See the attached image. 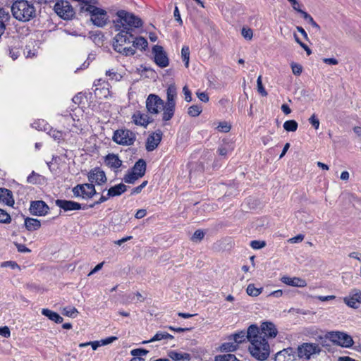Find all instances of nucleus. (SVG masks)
I'll return each instance as SVG.
<instances>
[{"label": "nucleus", "mask_w": 361, "mask_h": 361, "mask_svg": "<svg viewBox=\"0 0 361 361\" xmlns=\"http://www.w3.org/2000/svg\"><path fill=\"white\" fill-rule=\"evenodd\" d=\"M259 334L258 326L251 324L250 326L248 350L253 357L264 361L268 358L270 354V347L266 338Z\"/></svg>", "instance_id": "1"}, {"label": "nucleus", "mask_w": 361, "mask_h": 361, "mask_svg": "<svg viewBox=\"0 0 361 361\" xmlns=\"http://www.w3.org/2000/svg\"><path fill=\"white\" fill-rule=\"evenodd\" d=\"M116 16V18L114 20L115 30L130 28V31H133L134 28L141 27L143 25L140 18L127 11L119 10Z\"/></svg>", "instance_id": "2"}, {"label": "nucleus", "mask_w": 361, "mask_h": 361, "mask_svg": "<svg viewBox=\"0 0 361 361\" xmlns=\"http://www.w3.org/2000/svg\"><path fill=\"white\" fill-rule=\"evenodd\" d=\"M13 16L18 20L27 22L36 16L34 4L27 0H17L11 6Z\"/></svg>", "instance_id": "3"}, {"label": "nucleus", "mask_w": 361, "mask_h": 361, "mask_svg": "<svg viewBox=\"0 0 361 361\" xmlns=\"http://www.w3.org/2000/svg\"><path fill=\"white\" fill-rule=\"evenodd\" d=\"M82 9L90 13L91 20L94 25L102 27L106 24L108 16L105 10L93 5H88L87 7H82Z\"/></svg>", "instance_id": "4"}, {"label": "nucleus", "mask_w": 361, "mask_h": 361, "mask_svg": "<svg viewBox=\"0 0 361 361\" xmlns=\"http://www.w3.org/2000/svg\"><path fill=\"white\" fill-rule=\"evenodd\" d=\"M112 139L120 145L130 146L134 144L136 135L128 129L121 128L114 133Z\"/></svg>", "instance_id": "5"}, {"label": "nucleus", "mask_w": 361, "mask_h": 361, "mask_svg": "<svg viewBox=\"0 0 361 361\" xmlns=\"http://www.w3.org/2000/svg\"><path fill=\"white\" fill-rule=\"evenodd\" d=\"M326 338L334 343L344 348H350L354 341L351 336L341 331H330L326 334Z\"/></svg>", "instance_id": "6"}, {"label": "nucleus", "mask_w": 361, "mask_h": 361, "mask_svg": "<svg viewBox=\"0 0 361 361\" xmlns=\"http://www.w3.org/2000/svg\"><path fill=\"white\" fill-rule=\"evenodd\" d=\"M55 13L63 20H71L75 16V11L67 0H57L54 4Z\"/></svg>", "instance_id": "7"}, {"label": "nucleus", "mask_w": 361, "mask_h": 361, "mask_svg": "<svg viewBox=\"0 0 361 361\" xmlns=\"http://www.w3.org/2000/svg\"><path fill=\"white\" fill-rule=\"evenodd\" d=\"M320 346L314 343H303L298 345L297 348V355L300 360H310L312 356L320 353Z\"/></svg>", "instance_id": "8"}, {"label": "nucleus", "mask_w": 361, "mask_h": 361, "mask_svg": "<svg viewBox=\"0 0 361 361\" xmlns=\"http://www.w3.org/2000/svg\"><path fill=\"white\" fill-rule=\"evenodd\" d=\"M72 192L76 197L88 200L97 194L95 186L92 183L78 184L73 188Z\"/></svg>", "instance_id": "9"}, {"label": "nucleus", "mask_w": 361, "mask_h": 361, "mask_svg": "<svg viewBox=\"0 0 361 361\" xmlns=\"http://www.w3.org/2000/svg\"><path fill=\"white\" fill-rule=\"evenodd\" d=\"M164 101L157 94H150L146 99L147 112L151 114H158L164 106Z\"/></svg>", "instance_id": "10"}, {"label": "nucleus", "mask_w": 361, "mask_h": 361, "mask_svg": "<svg viewBox=\"0 0 361 361\" xmlns=\"http://www.w3.org/2000/svg\"><path fill=\"white\" fill-rule=\"evenodd\" d=\"M87 178L89 183H92L94 185H102L107 181L105 172L99 167L91 169L87 174Z\"/></svg>", "instance_id": "11"}, {"label": "nucleus", "mask_w": 361, "mask_h": 361, "mask_svg": "<svg viewBox=\"0 0 361 361\" xmlns=\"http://www.w3.org/2000/svg\"><path fill=\"white\" fill-rule=\"evenodd\" d=\"M258 331H259V334L266 338L267 341L275 338L278 334L276 326L270 322H262L260 326H258Z\"/></svg>", "instance_id": "12"}, {"label": "nucleus", "mask_w": 361, "mask_h": 361, "mask_svg": "<svg viewBox=\"0 0 361 361\" xmlns=\"http://www.w3.org/2000/svg\"><path fill=\"white\" fill-rule=\"evenodd\" d=\"M55 204L65 212L88 209L87 204H81L71 200H56Z\"/></svg>", "instance_id": "13"}, {"label": "nucleus", "mask_w": 361, "mask_h": 361, "mask_svg": "<svg viewBox=\"0 0 361 361\" xmlns=\"http://www.w3.org/2000/svg\"><path fill=\"white\" fill-rule=\"evenodd\" d=\"M152 53L154 56V61L159 67L165 68L169 66V59L161 46L154 45L152 48Z\"/></svg>", "instance_id": "14"}, {"label": "nucleus", "mask_w": 361, "mask_h": 361, "mask_svg": "<svg viewBox=\"0 0 361 361\" xmlns=\"http://www.w3.org/2000/svg\"><path fill=\"white\" fill-rule=\"evenodd\" d=\"M118 31L119 32L114 38L113 44H118L123 47L125 44H130L132 42L133 35L132 34L133 31H130V28H121Z\"/></svg>", "instance_id": "15"}, {"label": "nucleus", "mask_w": 361, "mask_h": 361, "mask_svg": "<svg viewBox=\"0 0 361 361\" xmlns=\"http://www.w3.org/2000/svg\"><path fill=\"white\" fill-rule=\"evenodd\" d=\"M49 210L48 205L42 200L31 202L30 212L32 215L42 216H45Z\"/></svg>", "instance_id": "16"}, {"label": "nucleus", "mask_w": 361, "mask_h": 361, "mask_svg": "<svg viewBox=\"0 0 361 361\" xmlns=\"http://www.w3.org/2000/svg\"><path fill=\"white\" fill-rule=\"evenodd\" d=\"M274 360L275 361H302L300 360L292 348L283 349L277 353Z\"/></svg>", "instance_id": "17"}, {"label": "nucleus", "mask_w": 361, "mask_h": 361, "mask_svg": "<svg viewBox=\"0 0 361 361\" xmlns=\"http://www.w3.org/2000/svg\"><path fill=\"white\" fill-rule=\"evenodd\" d=\"M162 135V132L158 130L148 136L146 141L147 151L152 152L158 147L161 140Z\"/></svg>", "instance_id": "18"}, {"label": "nucleus", "mask_w": 361, "mask_h": 361, "mask_svg": "<svg viewBox=\"0 0 361 361\" xmlns=\"http://www.w3.org/2000/svg\"><path fill=\"white\" fill-rule=\"evenodd\" d=\"M132 120L136 126H140L144 128H146L149 123L153 121L152 118L140 111H137L133 114Z\"/></svg>", "instance_id": "19"}, {"label": "nucleus", "mask_w": 361, "mask_h": 361, "mask_svg": "<svg viewBox=\"0 0 361 361\" xmlns=\"http://www.w3.org/2000/svg\"><path fill=\"white\" fill-rule=\"evenodd\" d=\"M281 281L283 283L293 287L303 288L307 286L306 281L300 277H290L284 276L281 279Z\"/></svg>", "instance_id": "20"}, {"label": "nucleus", "mask_w": 361, "mask_h": 361, "mask_svg": "<svg viewBox=\"0 0 361 361\" xmlns=\"http://www.w3.org/2000/svg\"><path fill=\"white\" fill-rule=\"evenodd\" d=\"M105 164L111 168L112 170L116 171L122 165V161L119 159L118 156L115 154H109L104 159Z\"/></svg>", "instance_id": "21"}, {"label": "nucleus", "mask_w": 361, "mask_h": 361, "mask_svg": "<svg viewBox=\"0 0 361 361\" xmlns=\"http://www.w3.org/2000/svg\"><path fill=\"white\" fill-rule=\"evenodd\" d=\"M0 202L8 206L13 207L15 201L12 192L8 189L0 188Z\"/></svg>", "instance_id": "22"}, {"label": "nucleus", "mask_w": 361, "mask_h": 361, "mask_svg": "<svg viewBox=\"0 0 361 361\" xmlns=\"http://www.w3.org/2000/svg\"><path fill=\"white\" fill-rule=\"evenodd\" d=\"M344 302L350 307L357 308V304L361 303V291H356L351 296L344 298Z\"/></svg>", "instance_id": "23"}, {"label": "nucleus", "mask_w": 361, "mask_h": 361, "mask_svg": "<svg viewBox=\"0 0 361 361\" xmlns=\"http://www.w3.org/2000/svg\"><path fill=\"white\" fill-rule=\"evenodd\" d=\"M127 190V186L123 183H119L108 190V195L110 197L119 196Z\"/></svg>", "instance_id": "24"}, {"label": "nucleus", "mask_w": 361, "mask_h": 361, "mask_svg": "<svg viewBox=\"0 0 361 361\" xmlns=\"http://www.w3.org/2000/svg\"><path fill=\"white\" fill-rule=\"evenodd\" d=\"M249 333H250V326L247 328V331H241L233 334L231 337L229 338V340H233L237 345L244 342L245 340H247L249 342Z\"/></svg>", "instance_id": "25"}, {"label": "nucleus", "mask_w": 361, "mask_h": 361, "mask_svg": "<svg viewBox=\"0 0 361 361\" xmlns=\"http://www.w3.org/2000/svg\"><path fill=\"white\" fill-rule=\"evenodd\" d=\"M25 226L29 231L38 230L41 226V222L37 219L27 217L25 219Z\"/></svg>", "instance_id": "26"}, {"label": "nucleus", "mask_w": 361, "mask_h": 361, "mask_svg": "<svg viewBox=\"0 0 361 361\" xmlns=\"http://www.w3.org/2000/svg\"><path fill=\"white\" fill-rule=\"evenodd\" d=\"M42 314L48 317L50 320L57 323L61 324L62 323L63 319L62 317H61L58 313L53 312L49 309H42Z\"/></svg>", "instance_id": "27"}, {"label": "nucleus", "mask_w": 361, "mask_h": 361, "mask_svg": "<svg viewBox=\"0 0 361 361\" xmlns=\"http://www.w3.org/2000/svg\"><path fill=\"white\" fill-rule=\"evenodd\" d=\"M167 102L166 104L176 106L175 99L177 95L175 85H170L166 90Z\"/></svg>", "instance_id": "28"}, {"label": "nucleus", "mask_w": 361, "mask_h": 361, "mask_svg": "<svg viewBox=\"0 0 361 361\" xmlns=\"http://www.w3.org/2000/svg\"><path fill=\"white\" fill-rule=\"evenodd\" d=\"M131 170L142 178L145 173L146 162L142 159H139Z\"/></svg>", "instance_id": "29"}, {"label": "nucleus", "mask_w": 361, "mask_h": 361, "mask_svg": "<svg viewBox=\"0 0 361 361\" xmlns=\"http://www.w3.org/2000/svg\"><path fill=\"white\" fill-rule=\"evenodd\" d=\"M173 336L167 332L158 331L151 339L144 341L142 343L146 344L154 341H161L164 339H173Z\"/></svg>", "instance_id": "30"}, {"label": "nucleus", "mask_w": 361, "mask_h": 361, "mask_svg": "<svg viewBox=\"0 0 361 361\" xmlns=\"http://www.w3.org/2000/svg\"><path fill=\"white\" fill-rule=\"evenodd\" d=\"M148 353V350L143 348L133 349L130 351V354L133 356L130 361H145V358L142 357L145 356Z\"/></svg>", "instance_id": "31"}, {"label": "nucleus", "mask_w": 361, "mask_h": 361, "mask_svg": "<svg viewBox=\"0 0 361 361\" xmlns=\"http://www.w3.org/2000/svg\"><path fill=\"white\" fill-rule=\"evenodd\" d=\"M114 49L125 56H133L135 54L134 47H123V46L118 45V44H113Z\"/></svg>", "instance_id": "32"}, {"label": "nucleus", "mask_w": 361, "mask_h": 361, "mask_svg": "<svg viewBox=\"0 0 361 361\" xmlns=\"http://www.w3.org/2000/svg\"><path fill=\"white\" fill-rule=\"evenodd\" d=\"M133 47L140 50H145L147 47L148 42L143 37H134L132 39Z\"/></svg>", "instance_id": "33"}, {"label": "nucleus", "mask_w": 361, "mask_h": 361, "mask_svg": "<svg viewBox=\"0 0 361 361\" xmlns=\"http://www.w3.org/2000/svg\"><path fill=\"white\" fill-rule=\"evenodd\" d=\"M164 112L162 119L164 121H168L172 118L174 115L175 106L165 104L162 107Z\"/></svg>", "instance_id": "34"}, {"label": "nucleus", "mask_w": 361, "mask_h": 361, "mask_svg": "<svg viewBox=\"0 0 361 361\" xmlns=\"http://www.w3.org/2000/svg\"><path fill=\"white\" fill-rule=\"evenodd\" d=\"M169 357L171 358L173 360H187L189 361L191 358V356L189 353H180L176 351H170L168 354Z\"/></svg>", "instance_id": "35"}, {"label": "nucleus", "mask_w": 361, "mask_h": 361, "mask_svg": "<svg viewBox=\"0 0 361 361\" xmlns=\"http://www.w3.org/2000/svg\"><path fill=\"white\" fill-rule=\"evenodd\" d=\"M230 341L224 343L220 349L223 352H233L237 350L238 345L233 340H229Z\"/></svg>", "instance_id": "36"}, {"label": "nucleus", "mask_w": 361, "mask_h": 361, "mask_svg": "<svg viewBox=\"0 0 361 361\" xmlns=\"http://www.w3.org/2000/svg\"><path fill=\"white\" fill-rule=\"evenodd\" d=\"M37 49L35 48L33 42L28 44L25 46L24 49V54L27 58H33L37 55Z\"/></svg>", "instance_id": "37"}, {"label": "nucleus", "mask_w": 361, "mask_h": 361, "mask_svg": "<svg viewBox=\"0 0 361 361\" xmlns=\"http://www.w3.org/2000/svg\"><path fill=\"white\" fill-rule=\"evenodd\" d=\"M140 178L137 174L130 170L125 175L123 180L126 183L133 184Z\"/></svg>", "instance_id": "38"}, {"label": "nucleus", "mask_w": 361, "mask_h": 361, "mask_svg": "<svg viewBox=\"0 0 361 361\" xmlns=\"http://www.w3.org/2000/svg\"><path fill=\"white\" fill-rule=\"evenodd\" d=\"M300 13L313 27L316 28L317 30H320V26L316 23V21H314L313 18L309 13L305 11H300Z\"/></svg>", "instance_id": "39"}, {"label": "nucleus", "mask_w": 361, "mask_h": 361, "mask_svg": "<svg viewBox=\"0 0 361 361\" xmlns=\"http://www.w3.org/2000/svg\"><path fill=\"white\" fill-rule=\"evenodd\" d=\"M298 127V123L295 120H288L283 123V128L288 132H295Z\"/></svg>", "instance_id": "40"}, {"label": "nucleus", "mask_w": 361, "mask_h": 361, "mask_svg": "<svg viewBox=\"0 0 361 361\" xmlns=\"http://www.w3.org/2000/svg\"><path fill=\"white\" fill-rule=\"evenodd\" d=\"M47 133L58 142L63 139V133L61 131L51 128Z\"/></svg>", "instance_id": "41"}, {"label": "nucleus", "mask_w": 361, "mask_h": 361, "mask_svg": "<svg viewBox=\"0 0 361 361\" xmlns=\"http://www.w3.org/2000/svg\"><path fill=\"white\" fill-rule=\"evenodd\" d=\"M262 291V288H257L254 284H249L247 287L246 292L250 296H258Z\"/></svg>", "instance_id": "42"}, {"label": "nucleus", "mask_w": 361, "mask_h": 361, "mask_svg": "<svg viewBox=\"0 0 361 361\" xmlns=\"http://www.w3.org/2000/svg\"><path fill=\"white\" fill-rule=\"evenodd\" d=\"M181 56L183 61L185 62V66L186 68L189 66V59H190V49L188 47L184 46L181 49Z\"/></svg>", "instance_id": "43"}, {"label": "nucleus", "mask_w": 361, "mask_h": 361, "mask_svg": "<svg viewBox=\"0 0 361 361\" xmlns=\"http://www.w3.org/2000/svg\"><path fill=\"white\" fill-rule=\"evenodd\" d=\"M78 312L75 307H66L63 310V314L65 316L75 318L76 317Z\"/></svg>", "instance_id": "44"}, {"label": "nucleus", "mask_w": 361, "mask_h": 361, "mask_svg": "<svg viewBox=\"0 0 361 361\" xmlns=\"http://www.w3.org/2000/svg\"><path fill=\"white\" fill-rule=\"evenodd\" d=\"M202 109V107L198 105H192L188 108V114L192 117H196L199 116Z\"/></svg>", "instance_id": "45"}, {"label": "nucleus", "mask_w": 361, "mask_h": 361, "mask_svg": "<svg viewBox=\"0 0 361 361\" xmlns=\"http://www.w3.org/2000/svg\"><path fill=\"white\" fill-rule=\"evenodd\" d=\"M106 75L110 80L115 81H120L123 78L121 74L117 73L114 69L106 71Z\"/></svg>", "instance_id": "46"}, {"label": "nucleus", "mask_w": 361, "mask_h": 361, "mask_svg": "<svg viewBox=\"0 0 361 361\" xmlns=\"http://www.w3.org/2000/svg\"><path fill=\"white\" fill-rule=\"evenodd\" d=\"M215 361H239L233 354H225L215 357Z\"/></svg>", "instance_id": "47"}, {"label": "nucleus", "mask_w": 361, "mask_h": 361, "mask_svg": "<svg viewBox=\"0 0 361 361\" xmlns=\"http://www.w3.org/2000/svg\"><path fill=\"white\" fill-rule=\"evenodd\" d=\"M11 221V216L6 211L0 209V223L9 224Z\"/></svg>", "instance_id": "48"}, {"label": "nucleus", "mask_w": 361, "mask_h": 361, "mask_svg": "<svg viewBox=\"0 0 361 361\" xmlns=\"http://www.w3.org/2000/svg\"><path fill=\"white\" fill-rule=\"evenodd\" d=\"M257 91L258 92L264 97H266L267 95V92L264 89L263 85H262V75H259L257 78Z\"/></svg>", "instance_id": "49"}, {"label": "nucleus", "mask_w": 361, "mask_h": 361, "mask_svg": "<svg viewBox=\"0 0 361 361\" xmlns=\"http://www.w3.org/2000/svg\"><path fill=\"white\" fill-rule=\"evenodd\" d=\"M32 126L38 130H47L49 128V125L44 121L35 122Z\"/></svg>", "instance_id": "50"}, {"label": "nucleus", "mask_w": 361, "mask_h": 361, "mask_svg": "<svg viewBox=\"0 0 361 361\" xmlns=\"http://www.w3.org/2000/svg\"><path fill=\"white\" fill-rule=\"evenodd\" d=\"M250 245L254 250H259L266 246V242L264 240H252Z\"/></svg>", "instance_id": "51"}, {"label": "nucleus", "mask_w": 361, "mask_h": 361, "mask_svg": "<svg viewBox=\"0 0 361 361\" xmlns=\"http://www.w3.org/2000/svg\"><path fill=\"white\" fill-rule=\"evenodd\" d=\"M216 129L220 132L227 133L231 130V126L226 121L219 123Z\"/></svg>", "instance_id": "52"}, {"label": "nucleus", "mask_w": 361, "mask_h": 361, "mask_svg": "<svg viewBox=\"0 0 361 361\" xmlns=\"http://www.w3.org/2000/svg\"><path fill=\"white\" fill-rule=\"evenodd\" d=\"M290 66H291V69H292L293 73L295 75L298 76L302 73V66L300 64H298L296 63H292Z\"/></svg>", "instance_id": "53"}, {"label": "nucleus", "mask_w": 361, "mask_h": 361, "mask_svg": "<svg viewBox=\"0 0 361 361\" xmlns=\"http://www.w3.org/2000/svg\"><path fill=\"white\" fill-rule=\"evenodd\" d=\"M241 34L246 39L250 40L252 38L253 32L250 28L243 27L241 30Z\"/></svg>", "instance_id": "54"}, {"label": "nucleus", "mask_w": 361, "mask_h": 361, "mask_svg": "<svg viewBox=\"0 0 361 361\" xmlns=\"http://www.w3.org/2000/svg\"><path fill=\"white\" fill-rule=\"evenodd\" d=\"M109 198H110V197H109L108 194L106 195H102L97 201L94 202V203H92L91 204H89V205L87 204L88 209L93 208L95 205L102 204V203L107 201Z\"/></svg>", "instance_id": "55"}, {"label": "nucleus", "mask_w": 361, "mask_h": 361, "mask_svg": "<svg viewBox=\"0 0 361 361\" xmlns=\"http://www.w3.org/2000/svg\"><path fill=\"white\" fill-rule=\"evenodd\" d=\"M9 55L13 59L16 60L20 56V50L16 47H9Z\"/></svg>", "instance_id": "56"}, {"label": "nucleus", "mask_w": 361, "mask_h": 361, "mask_svg": "<svg viewBox=\"0 0 361 361\" xmlns=\"http://www.w3.org/2000/svg\"><path fill=\"white\" fill-rule=\"evenodd\" d=\"M309 122L316 130L319 128V121L315 114L312 115V116L309 118Z\"/></svg>", "instance_id": "57"}, {"label": "nucleus", "mask_w": 361, "mask_h": 361, "mask_svg": "<svg viewBox=\"0 0 361 361\" xmlns=\"http://www.w3.org/2000/svg\"><path fill=\"white\" fill-rule=\"evenodd\" d=\"M183 92L185 95V100L187 102H190L192 100V94L188 86L185 85L183 87Z\"/></svg>", "instance_id": "58"}, {"label": "nucleus", "mask_w": 361, "mask_h": 361, "mask_svg": "<svg viewBox=\"0 0 361 361\" xmlns=\"http://www.w3.org/2000/svg\"><path fill=\"white\" fill-rule=\"evenodd\" d=\"M204 236V233L201 230H197L192 236V240L193 241L195 240H201Z\"/></svg>", "instance_id": "59"}, {"label": "nucleus", "mask_w": 361, "mask_h": 361, "mask_svg": "<svg viewBox=\"0 0 361 361\" xmlns=\"http://www.w3.org/2000/svg\"><path fill=\"white\" fill-rule=\"evenodd\" d=\"M0 335L4 338H9L11 336V331L7 326L0 327Z\"/></svg>", "instance_id": "60"}, {"label": "nucleus", "mask_w": 361, "mask_h": 361, "mask_svg": "<svg viewBox=\"0 0 361 361\" xmlns=\"http://www.w3.org/2000/svg\"><path fill=\"white\" fill-rule=\"evenodd\" d=\"M196 94L199 99L203 102H207L209 99L208 94L204 92H197Z\"/></svg>", "instance_id": "61"}, {"label": "nucleus", "mask_w": 361, "mask_h": 361, "mask_svg": "<svg viewBox=\"0 0 361 361\" xmlns=\"http://www.w3.org/2000/svg\"><path fill=\"white\" fill-rule=\"evenodd\" d=\"M305 235L302 234H299L293 238H291L288 240V242L290 243H298L302 242L304 240Z\"/></svg>", "instance_id": "62"}, {"label": "nucleus", "mask_w": 361, "mask_h": 361, "mask_svg": "<svg viewBox=\"0 0 361 361\" xmlns=\"http://www.w3.org/2000/svg\"><path fill=\"white\" fill-rule=\"evenodd\" d=\"M116 340H117V337L110 336V337L106 338L104 339L100 340V342H101L102 345H106L111 343L112 342L115 341Z\"/></svg>", "instance_id": "63"}, {"label": "nucleus", "mask_w": 361, "mask_h": 361, "mask_svg": "<svg viewBox=\"0 0 361 361\" xmlns=\"http://www.w3.org/2000/svg\"><path fill=\"white\" fill-rule=\"evenodd\" d=\"M16 248L20 252H30L31 250L27 248L25 245L20 243H15Z\"/></svg>", "instance_id": "64"}]
</instances>
